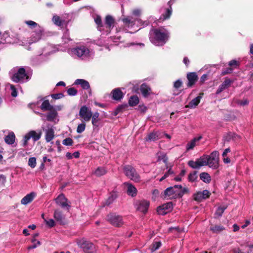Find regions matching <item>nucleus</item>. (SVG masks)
<instances>
[{
    "mask_svg": "<svg viewBox=\"0 0 253 253\" xmlns=\"http://www.w3.org/2000/svg\"><path fill=\"white\" fill-rule=\"evenodd\" d=\"M10 89L12 90L11 94V96H13V97L17 96V92L16 89L15 87V86L13 85H10Z\"/></svg>",
    "mask_w": 253,
    "mask_h": 253,
    "instance_id": "052dcab7",
    "label": "nucleus"
},
{
    "mask_svg": "<svg viewBox=\"0 0 253 253\" xmlns=\"http://www.w3.org/2000/svg\"><path fill=\"white\" fill-rule=\"evenodd\" d=\"M208 75L207 74H203L201 77L200 78V84H203L208 79Z\"/></svg>",
    "mask_w": 253,
    "mask_h": 253,
    "instance_id": "680f3d73",
    "label": "nucleus"
},
{
    "mask_svg": "<svg viewBox=\"0 0 253 253\" xmlns=\"http://www.w3.org/2000/svg\"><path fill=\"white\" fill-rule=\"evenodd\" d=\"M201 138L202 136H200L198 137H195L192 140H191L187 144L186 150L189 151L190 150L193 149L196 145V142L199 141Z\"/></svg>",
    "mask_w": 253,
    "mask_h": 253,
    "instance_id": "a878e982",
    "label": "nucleus"
},
{
    "mask_svg": "<svg viewBox=\"0 0 253 253\" xmlns=\"http://www.w3.org/2000/svg\"><path fill=\"white\" fill-rule=\"evenodd\" d=\"M26 134L29 139L32 138L34 141H37L41 138L42 132L41 130H39L38 132L35 130H31Z\"/></svg>",
    "mask_w": 253,
    "mask_h": 253,
    "instance_id": "6ab92c4d",
    "label": "nucleus"
},
{
    "mask_svg": "<svg viewBox=\"0 0 253 253\" xmlns=\"http://www.w3.org/2000/svg\"><path fill=\"white\" fill-rule=\"evenodd\" d=\"M29 140V137H28V136L25 134V135L24 136V138H23V146H26L27 145V143H28V141Z\"/></svg>",
    "mask_w": 253,
    "mask_h": 253,
    "instance_id": "0e129e2a",
    "label": "nucleus"
},
{
    "mask_svg": "<svg viewBox=\"0 0 253 253\" xmlns=\"http://www.w3.org/2000/svg\"><path fill=\"white\" fill-rule=\"evenodd\" d=\"M41 109L43 111H51L53 110V107L50 104L48 100H46L42 102L41 106Z\"/></svg>",
    "mask_w": 253,
    "mask_h": 253,
    "instance_id": "c85d7f7f",
    "label": "nucleus"
},
{
    "mask_svg": "<svg viewBox=\"0 0 253 253\" xmlns=\"http://www.w3.org/2000/svg\"><path fill=\"white\" fill-rule=\"evenodd\" d=\"M169 38V32L162 27L153 29L150 31V40L151 42L156 45H164L166 43Z\"/></svg>",
    "mask_w": 253,
    "mask_h": 253,
    "instance_id": "f257e3e1",
    "label": "nucleus"
},
{
    "mask_svg": "<svg viewBox=\"0 0 253 253\" xmlns=\"http://www.w3.org/2000/svg\"><path fill=\"white\" fill-rule=\"evenodd\" d=\"M52 21L55 24L59 26H62L64 22V21L62 20L60 17L57 15L53 16Z\"/></svg>",
    "mask_w": 253,
    "mask_h": 253,
    "instance_id": "a19ab883",
    "label": "nucleus"
},
{
    "mask_svg": "<svg viewBox=\"0 0 253 253\" xmlns=\"http://www.w3.org/2000/svg\"><path fill=\"white\" fill-rule=\"evenodd\" d=\"M161 246L162 243L161 241H154L151 245V252H154L156 250H158Z\"/></svg>",
    "mask_w": 253,
    "mask_h": 253,
    "instance_id": "58836bf2",
    "label": "nucleus"
},
{
    "mask_svg": "<svg viewBox=\"0 0 253 253\" xmlns=\"http://www.w3.org/2000/svg\"><path fill=\"white\" fill-rule=\"evenodd\" d=\"M204 95L203 92H200L198 96L193 99L188 104L185 106L186 108H194L200 103L201 99Z\"/></svg>",
    "mask_w": 253,
    "mask_h": 253,
    "instance_id": "a211bd4d",
    "label": "nucleus"
},
{
    "mask_svg": "<svg viewBox=\"0 0 253 253\" xmlns=\"http://www.w3.org/2000/svg\"><path fill=\"white\" fill-rule=\"evenodd\" d=\"M28 81L30 79L29 76L26 73L25 69L23 67L18 69L17 72L13 75L11 79L15 83L23 82L24 79Z\"/></svg>",
    "mask_w": 253,
    "mask_h": 253,
    "instance_id": "39448f33",
    "label": "nucleus"
},
{
    "mask_svg": "<svg viewBox=\"0 0 253 253\" xmlns=\"http://www.w3.org/2000/svg\"><path fill=\"white\" fill-rule=\"evenodd\" d=\"M227 206L225 205L219 206L216 210L215 214L217 217H221L225 211V210L227 209Z\"/></svg>",
    "mask_w": 253,
    "mask_h": 253,
    "instance_id": "e433bc0d",
    "label": "nucleus"
},
{
    "mask_svg": "<svg viewBox=\"0 0 253 253\" xmlns=\"http://www.w3.org/2000/svg\"><path fill=\"white\" fill-rule=\"evenodd\" d=\"M123 21L124 23L126 24H131L133 23V22L131 21V19L129 17L125 18L123 19Z\"/></svg>",
    "mask_w": 253,
    "mask_h": 253,
    "instance_id": "69168bd1",
    "label": "nucleus"
},
{
    "mask_svg": "<svg viewBox=\"0 0 253 253\" xmlns=\"http://www.w3.org/2000/svg\"><path fill=\"white\" fill-rule=\"evenodd\" d=\"M238 104L241 106H245L247 105L249 103V101L247 99H245L243 100H240L237 101Z\"/></svg>",
    "mask_w": 253,
    "mask_h": 253,
    "instance_id": "13d9d810",
    "label": "nucleus"
},
{
    "mask_svg": "<svg viewBox=\"0 0 253 253\" xmlns=\"http://www.w3.org/2000/svg\"><path fill=\"white\" fill-rule=\"evenodd\" d=\"M107 172V170L106 168L99 167L93 171V174L97 177H100L104 175Z\"/></svg>",
    "mask_w": 253,
    "mask_h": 253,
    "instance_id": "5701e85b",
    "label": "nucleus"
},
{
    "mask_svg": "<svg viewBox=\"0 0 253 253\" xmlns=\"http://www.w3.org/2000/svg\"><path fill=\"white\" fill-rule=\"evenodd\" d=\"M25 23L28 25L31 28H35L39 26L38 24L32 20L26 21Z\"/></svg>",
    "mask_w": 253,
    "mask_h": 253,
    "instance_id": "8fccbe9b",
    "label": "nucleus"
},
{
    "mask_svg": "<svg viewBox=\"0 0 253 253\" xmlns=\"http://www.w3.org/2000/svg\"><path fill=\"white\" fill-rule=\"evenodd\" d=\"M107 220L113 226L119 227L124 224L122 216L114 213H109L107 216Z\"/></svg>",
    "mask_w": 253,
    "mask_h": 253,
    "instance_id": "0eeeda50",
    "label": "nucleus"
},
{
    "mask_svg": "<svg viewBox=\"0 0 253 253\" xmlns=\"http://www.w3.org/2000/svg\"><path fill=\"white\" fill-rule=\"evenodd\" d=\"M182 85V82L181 80L178 79L176 80L174 83L173 84V86L174 88L178 89L180 88Z\"/></svg>",
    "mask_w": 253,
    "mask_h": 253,
    "instance_id": "4d7b16f0",
    "label": "nucleus"
},
{
    "mask_svg": "<svg viewBox=\"0 0 253 253\" xmlns=\"http://www.w3.org/2000/svg\"><path fill=\"white\" fill-rule=\"evenodd\" d=\"M15 140V135L13 132H9L8 135L4 137V141L9 145L13 144Z\"/></svg>",
    "mask_w": 253,
    "mask_h": 253,
    "instance_id": "b1692460",
    "label": "nucleus"
},
{
    "mask_svg": "<svg viewBox=\"0 0 253 253\" xmlns=\"http://www.w3.org/2000/svg\"><path fill=\"white\" fill-rule=\"evenodd\" d=\"M193 200L198 202H201L203 200H204L200 191L194 193L193 195Z\"/></svg>",
    "mask_w": 253,
    "mask_h": 253,
    "instance_id": "37998d69",
    "label": "nucleus"
},
{
    "mask_svg": "<svg viewBox=\"0 0 253 253\" xmlns=\"http://www.w3.org/2000/svg\"><path fill=\"white\" fill-rule=\"evenodd\" d=\"M150 202L145 200H137L135 203V207L136 210L145 214L149 207Z\"/></svg>",
    "mask_w": 253,
    "mask_h": 253,
    "instance_id": "1a4fd4ad",
    "label": "nucleus"
},
{
    "mask_svg": "<svg viewBox=\"0 0 253 253\" xmlns=\"http://www.w3.org/2000/svg\"><path fill=\"white\" fill-rule=\"evenodd\" d=\"M35 196V193L34 192H31L25 197H24L21 200V203L22 205H26L31 203L34 199Z\"/></svg>",
    "mask_w": 253,
    "mask_h": 253,
    "instance_id": "412c9836",
    "label": "nucleus"
},
{
    "mask_svg": "<svg viewBox=\"0 0 253 253\" xmlns=\"http://www.w3.org/2000/svg\"><path fill=\"white\" fill-rule=\"evenodd\" d=\"M57 115V112L53 109L47 114L46 116L47 120L50 122L53 121L56 117Z\"/></svg>",
    "mask_w": 253,
    "mask_h": 253,
    "instance_id": "c9c22d12",
    "label": "nucleus"
},
{
    "mask_svg": "<svg viewBox=\"0 0 253 253\" xmlns=\"http://www.w3.org/2000/svg\"><path fill=\"white\" fill-rule=\"evenodd\" d=\"M74 53L78 57H81L88 54L89 50L85 46L78 47L74 49Z\"/></svg>",
    "mask_w": 253,
    "mask_h": 253,
    "instance_id": "aec40b11",
    "label": "nucleus"
},
{
    "mask_svg": "<svg viewBox=\"0 0 253 253\" xmlns=\"http://www.w3.org/2000/svg\"><path fill=\"white\" fill-rule=\"evenodd\" d=\"M189 191V189L187 187H184L182 189H175L173 187H168L164 192V198L170 200L180 199L185 194L188 193Z\"/></svg>",
    "mask_w": 253,
    "mask_h": 253,
    "instance_id": "f03ea898",
    "label": "nucleus"
},
{
    "mask_svg": "<svg viewBox=\"0 0 253 253\" xmlns=\"http://www.w3.org/2000/svg\"><path fill=\"white\" fill-rule=\"evenodd\" d=\"M36 158L35 157H31L28 160V165L32 168H34L36 166Z\"/></svg>",
    "mask_w": 253,
    "mask_h": 253,
    "instance_id": "a18cd8bd",
    "label": "nucleus"
},
{
    "mask_svg": "<svg viewBox=\"0 0 253 253\" xmlns=\"http://www.w3.org/2000/svg\"><path fill=\"white\" fill-rule=\"evenodd\" d=\"M204 155L196 159V161L190 160L188 162V165L194 169H199L201 167L206 166Z\"/></svg>",
    "mask_w": 253,
    "mask_h": 253,
    "instance_id": "9d476101",
    "label": "nucleus"
},
{
    "mask_svg": "<svg viewBox=\"0 0 253 253\" xmlns=\"http://www.w3.org/2000/svg\"><path fill=\"white\" fill-rule=\"evenodd\" d=\"M173 204L171 202L164 204L157 208L158 213L162 215H166L173 210Z\"/></svg>",
    "mask_w": 253,
    "mask_h": 253,
    "instance_id": "9b49d317",
    "label": "nucleus"
},
{
    "mask_svg": "<svg viewBox=\"0 0 253 253\" xmlns=\"http://www.w3.org/2000/svg\"><path fill=\"white\" fill-rule=\"evenodd\" d=\"M125 174L131 180L138 182L140 181V176L135 168L131 165H125L123 167Z\"/></svg>",
    "mask_w": 253,
    "mask_h": 253,
    "instance_id": "20e7f679",
    "label": "nucleus"
},
{
    "mask_svg": "<svg viewBox=\"0 0 253 253\" xmlns=\"http://www.w3.org/2000/svg\"><path fill=\"white\" fill-rule=\"evenodd\" d=\"M233 70L231 68H230L229 67L227 68L224 69L222 70V73H221V75L224 76V75H226L227 74H231L233 72Z\"/></svg>",
    "mask_w": 253,
    "mask_h": 253,
    "instance_id": "5fc2aeb1",
    "label": "nucleus"
},
{
    "mask_svg": "<svg viewBox=\"0 0 253 253\" xmlns=\"http://www.w3.org/2000/svg\"><path fill=\"white\" fill-rule=\"evenodd\" d=\"M225 230V228L222 225H211L210 227V230L213 233L218 234Z\"/></svg>",
    "mask_w": 253,
    "mask_h": 253,
    "instance_id": "473e14b6",
    "label": "nucleus"
},
{
    "mask_svg": "<svg viewBox=\"0 0 253 253\" xmlns=\"http://www.w3.org/2000/svg\"><path fill=\"white\" fill-rule=\"evenodd\" d=\"M112 99L116 100H121L124 96V94L119 88H116L113 89L111 92Z\"/></svg>",
    "mask_w": 253,
    "mask_h": 253,
    "instance_id": "dca6fc26",
    "label": "nucleus"
},
{
    "mask_svg": "<svg viewBox=\"0 0 253 253\" xmlns=\"http://www.w3.org/2000/svg\"><path fill=\"white\" fill-rule=\"evenodd\" d=\"M127 194L132 197H134L137 195V189L131 184H128L127 187Z\"/></svg>",
    "mask_w": 253,
    "mask_h": 253,
    "instance_id": "c756f323",
    "label": "nucleus"
},
{
    "mask_svg": "<svg viewBox=\"0 0 253 253\" xmlns=\"http://www.w3.org/2000/svg\"><path fill=\"white\" fill-rule=\"evenodd\" d=\"M79 116L84 121H89L92 117L91 109L85 105L82 106L79 111Z\"/></svg>",
    "mask_w": 253,
    "mask_h": 253,
    "instance_id": "6e6552de",
    "label": "nucleus"
},
{
    "mask_svg": "<svg viewBox=\"0 0 253 253\" xmlns=\"http://www.w3.org/2000/svg\"><path fill=\"white\" fill-rule=\"evenodd\" d=\"M46 225H47L50 228L53 227L55 225V222L53 219H50L48 220L44 219Z\"/></svg>",
    "mask_w": 253,
    "mask_h": 253,
    "instance_id": "864d4df0",
    "label": "nucleus"
},
{
    "mask_svg": "<svg viewBox=\"0 0 253 253\" xmlns=\"http://www.w3.org/2000/svg\"><path fill=\"white\" fill-rule=\"evenodd\" d=\"M81 86L84 89H87L90 88L89 83L84 80L83 81V82L81 84Z\"/></svg>",
    "mask_w": 253,
    "mask_h": 253,
    "instance_id": "bf43d9fd",
    "label": "nucleus"
},
{
    "mask_svg": "<svg viewBox=\"0 0 253 253\" xmlns=\"http://www.w3.org/2000/svg\"><path fill=\"white\" fill-rule=\"evenodd\" d=\"M96 24L97 25L98 29L101 30V28L103 27V25L102 22V20L100 16L97 15L94 19Z\"/></svg>",
    "mask_w": 253,
    "mask_h": 253,
    "instance_id": "c03bdc74",
    "label": "nucleus"
},
{
    "mask_svg": "<svg viewBox=\"0 0 253 253\" xmlns=\"http://www.w3.org/2000/svg\"><path fill=\"white\" fill-rule=\"evenodd\" d=\"M51 97L53 99H59L64 97V95L63 93H55L51 94Z\"/></svg>",
    "mask_w": 253,
    "mask_h": 253,
    "instance_id": "6e6d98bb",
    "label": "nucleus"
},
{
    "mask_svg": "<svg viewBox=\"0 0 253 253\" xmlns=\"http://www.w3.org/2000/svg\"><path fill=\"white\" fill-rule=\"evenodd\" d=\"M54 217L57 222L60 225H65L67 223L65 215L63 212L59 210H56L54 213Z\"/></svg>",
    "mask_w": 253,
    "mask_h": 253,
    "instance_id": "4468645a",
    "label": "nucleus"
},
{
    "mask_svg": "<svg viewBox=\"0 0 253 253\" xmlns=\"http://www.w3.org/2000/svg\"><path fill=\"white\" fill-rule=\"evenodd\" d=\"M183 62L185 64V65L188 67L189 66L190 60L188 57H185L183 59Z\"/></svg>",
    "mask_w": 253,
    "mask_h": 253,
    "instance_id": "338daca9",
    "label": "nucleus"
},
{
    "mask_svg": "<svg viewBox=\"0 0 253 253\" xmlns=\"http://www.w3.org/2000/svg\"><path fill=\"white\" fill-rule=\"evenodd\" d=\"M56 203L62 208H66L68 210L71 207V206L68 203V200L66 198L65 195L61 193L55 199Z\"/></svg>",
    "mask_w": 253,
    "mask_h": 253,
    "instance_id": "f8f14e48",
    "label": "nucleus"
},
{
    "mask_svg": "<svg viewBox=\"0 0 253 253\" xmlns=\"http://www.w3.org/2000/svg\"><path fill=\"white\" fill-rule=\"evenodd\" d=\"M159 139L158 135L157 134V132H152L150 133L148 135L147 137L146 138V140L147 141H154L155 140H157Z\"/></svg>",
    "mask_w": 253,
    "mask_h": 253,
    "instance_id": "f704fd0d",
    "label": "nucleus"
},
{
    "mask_svg": "<svg viewBox=\"0 0 253 253\" xmlns=\"http://www.w3.org/2000/svg\"><path fill=\"white\" fill-rule=\"evenodd\" d=\"M99 113L97 112L94 113V114L92 113V117H91V123L92 125L94 126L98 127V123L100 121V119L99 118Z\"/></svg>",
    "mask_w": 253,
    "mask_h": 253,
    "instance_id": "7c9ffc66",
    "label": "nucleus"
},
{
    "mask_svg": "<svg viewBox=\"0 0 253 253\" xmlns=\"http://www.w3.org/2000/svg\"><path fill=\"white\" fill-rule=\"evenodd\" d=\"M127 107L126 104H122L119 105L115 109V110L112 113V115L116 116L119 113L122 112L123 110Z\"/></svg>",
    "mask_w": 253,
    "mask_h": 253,
    "instance_id": "4c0bfd02",
    "label": "nucleus"
},
{
    "mask_svg": "<svg viewBox=\"0 0 253 253\" xmlns=\"http://www.w3.org/2000/svg\"><path fill=\"white\" fill-rule=\"evenodd\" d=\"M170 1L168 2V4L169 5V7L166 9V11L164 13L162 14L160 18V20L164 21L166 19L169 18L172 14V8L170 5Z\"/></svg>",
    "mask_w": 253,
    "mask_h": 253,
    "instance_id": "4be33fe9",
    "label": "nucleus"
},
{
    "mask_svg": "<svg viewBox=\"0 0 253 253\" xmlns=\"http://www.w3.org/2000/svg\"><path fill=\"white\" fill-rule=\"evenodd\" d=\"M45 140L46 142L51 141L54 137V131L52 128H48L45 132Z\"/></svg>",
    "mask_w": 253,
    "mask_h": 253,
    "instance_id": "cd10ccee",
    "label": "nucleus"
},
{
    "mask_svg": "<svg viewBox=\"0 0 253 253\" xmlns=\"http://www.w3.org/2000/svg\"><path fill=\"white\" fill-rule=\"evenodd\" d=\"M140 90L143 97L145 98L152 94L151 87L146 83H143L140 85Z\"/></svg>",
    "mask_w": 253,
    "mask_h": 253,
    "instance_id": "f3484780",
    "label": "nucleus"
},
{
    "mask_svg": "<svg viewBox=\"0 0 253 253\" xmlns=\"http://www.w3.org/2000/svg\"><path fill=\"white\" fill-rule=\"evenodd\" d=\"M5 182L6 176L3 174H0V184L3 186H4Z\"/></svg>",
    "mask_w": 253,
    "mask_h": 253,
    "instance_id": "e2e57ef3",
    "label": "nucleus"
},
{
    "mask_svg": "<svg viewBox=\"0 0 253 253\" xmlns=\"http://www.w3.org/2000/svg\"><path fill=\"white\" fill-rule=\"evenodd\" d=\"M228 65L230 68L234 70L239 67L240 62L236 60H232L229 62Z\"/></svg>",
    "mask_w": 253,
    "mask_h": 253,
    "instance_id": "ea45409f",
    "label": "nucleus"
},
{
    "mask_svg": "<svg viewBox=\"0 0 253 253\" xmlns=\"http://www.w3.org/2000/svg\"><path fill=\"white\" fill-rule=\"evenodd\" d=\"M200 179L206 183H210L211 181V176L206 172H203L199 175Z\"/></svg>",
    "mask_w": 253,
    "mask_h": 253,
    "instance_id": "bb28decb",
    "label": "nucleus"
},
{
    "mask_svg": "<svg viewBox=\"0 0 253 253\" xmlns=\"http://www.w3.org/2000/svg\"><path fill=\"white\" fill-rule=\"evenodd\" d=\"M67 91L68 94L70 96H75L78 93V90L74 87H70Z\"/></svg>",
    "mask_w": 253,
    "mask_h": 253,
    "instance_id": "de8ad7c7",
    "label": "nucleus"
},
{
    "mask_svg": "<svg viewBox=\"0 0 253 253\" xmlns=\"http://www.w3.org/2000/svg\"><path fill=\"white\" fill-rule=\"evenodd\" d=\"M198 171L196 170H194L191 172H190L188 175V180L190 182H194L197 181L198 178L197 175Z\"/></svg>",
    "mask_w": 253,
    "mask_h": 253,
    "instance_id": "72a5a7b5",
    "label": "nucleus"
},
{
    "mask_svg": "<svg viewBox=\"0 0 253 253\" xmlns=\"http://www.w3.org/2000/svg\"><path fill=\"white\" fill-rule=\"evenodd\" d=\"M219 153L217 151H214L210 155H204L206 159V166L213 169H217L219 167Z\"/></svg>",
    "mask_w": 253,
    "mask_h": 253,
    "instance_id": "7ed1b4c3",
    "label": "nucleus"
},
{
    "mask_svg": "<svg viewBox=\"0 0 253 253\" xmlns=\"http://www.w3.org/2000/svg\"><path fill=\"white\" fill-rule=\"evenodd\" d=\"M116 197L117 196L116 194H112L104 203L103 206L110 205L113 202L115 199H116Z\"/></svg>",
    "mask_w": 253,
    "mask_h": 253,
    "instance_id": "79ce46f5",
    "label": "nucleus"
},
{
    "mask_svg": "<svg viewBox=\"0 0 253 253\" xmlns=\"http://www.w3.org/2000/svg\"><path fill=\"white\" fill-rule=\"evenodd\" d=\"M233 83V81L232 80L228 77H226L224 81L219 85L217 89L216 94H219L224 90L229 88Z\"/></svg>",
    "mask_w": 253,
    "mask_h": 253,
    "instance_id": "2eb2a0df",
    "label": "nucleus"
},
{
    "mask_svg": "<svg viewBox=\"0 0 253 253\" xmlns=\"http://www.w3.org/2000/svg\"><path fill=\"white\" fill-rule=\"evenodd\" d=\"M186 78L188 80L187 87H192L198 81V76L196 72H188L186 75Z\"/></svg>",
    "mask_w": 253,
    "mask_h": 253,
    "instance_id": "ddd939ff",
    "label": "nucleus"
},
{
    "mask_svg": "<svg viewBox=\"0 0 253 253\" xmlns=\"http://www.w3.org/2000/svg\"><path fill=\"white\" fill-rule=\"evenodd\" d=\"M77 244L83 250L84 253H95L94 246L92 243L82 239L78 241Z\"/></svg>",
    "mask_w": 253,
    "mask_h": 253,
    "instance_id": "423d86ee",
    "label": "nucleus"
},
{
    "mask_svg": "<svg viewBox=\"0 0 253 253\" xmlns=\"http://www.w3.org/2000/svg\"><path fill=\"white\" fill-rule=\"evenodd\" d=\"M201 193L204 199L209 198L211 195V193L208 190H204L203 192H201Z\"/></svg>",
    "mask_w": 253,
    "mask_h": 253,
    "instance_id": "603ef678",
    "label": "nucleus"
},
{
    "mask_svg": "<svg viewBox=\"0 0 253 253\" xmlns=\"http://www.w3.org/2000/svg\"><path fill=\"white\" fill-rule=\"evenodd\" d=\"M230 152V149L229 148L225 149L222 155L223 157H226L227 153Z\"/></svg>",
    "mask_w": 253,
    "mask_h": 253,
    "instance_id": "774afa93",
    "label": "nucleus"
},
{
    "mask_svg": "<svg viewBox=\"0 0 253 253\" xmlns=\"http://www.w3.org/2000/svg\"><path fill=\"white\" fill-rule=\"evenodd\" d=\"M85 128V124L84 123H81L78 125L77 132L79 133L83 132Z\"/></svg>",
    "mask_w": 253,
    "mask_h": 253,
    "instance_id": "09e8293b",
    "label": "nucleus"
},
{
    "mask_svg": "<svg viewBox=\"0 0 253 253\" xmlns=\"http://www.w3.org/2000/svg\"><path fill=\"white\" fill-rule=\"evenodd\" d=\"M235 135V133H232L231 132L228 133L224 137L225 141H226L228 142L230 141L233 138Z\"/></svg>",
    "mask_w": 253,
    "mask_h": 253,
    "instance_id": "3c124183",
    "label": "nucleus"
},
{
    "mask_svg": "<svg viewBox=\"0 0 253 253\" xmlns=\"http://www.w3.org/2000/svg\"><path fill=\"white\" fill-rule=\"evenodd\" d=\"M139 98L136 95L130 96L128 100V104L131 107L136 106L139 103Z\"/></svg>",
    "mask_w": 253,
    "mask_h": 253,
    "instance_id": "2f4dec72",
    "label": "nucleus"
},
{
    "mask_svg": "<svg viewBox=\"0 0 253 253\" xmlns=\"http://www.w3.org/2000/svg\"><path fill=\"white\" fill-rule=\"evenodd\" d=\"M115 20L113 17L110 15H108L105 17V24L106 28L110 29L114 27Z\"/></svg>",
    "mask_w": 253,
    "mask_h": 253,
    "instance_id": "393cba45",
    "label": "nucleus"
},
{
    "mask_svg": "<svg viewBox=\"0 0 253 253\" xmlns=\"http://www.w3.org/2000/svg\"><path fill=\"white\" fill-rule=\"evenodd\" d=\"M73 143H74L73 140H72V139H71L70 137L65 138L62 141L63 144L64 145H66V146H72L73 144Z\"/></svg>",
    "mask_w": 253,
    "mask_h": 253,
    "instance_id": "49530a36",
    "label": "nucleus"
}]
</instances>
